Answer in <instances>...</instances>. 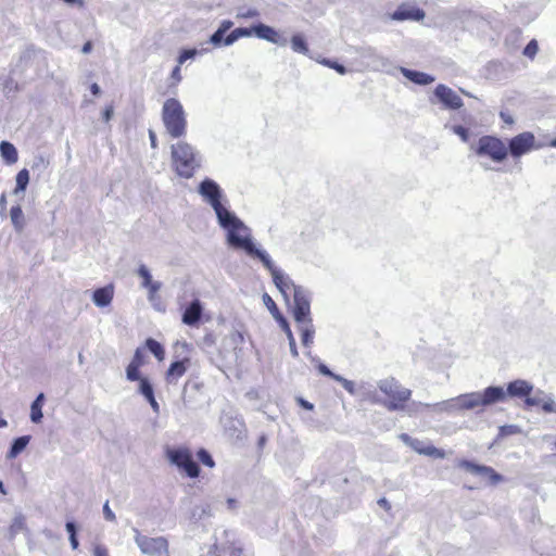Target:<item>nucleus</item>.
Returning <instances> with one entry per match:
<instances>
[{
	"instance_id": "obj_1",
	"label": "nucleus",
	"mask_w": 556,
	"mask_h": 556,
	"mask_svg": "<svg viewBox=\"0 0 556 556\" xmlns=\"http://www.w3.org/2000/svg\"><path fill=\"white\" fill-rule=\"evenodd\" d=\"M217 223L219 227L224 229L226 242L230 248L243 251L252 258L266 261L268 263V253L255 243L251 228L232 211L217 218Z\"/></svg>"
},
{
	"instance_id": "obj_2",
	"label": "nucleus",
	"mask_w": 556,
	"mask_h": 556,
	"mask_svg": "<svg viewBox=\"0 0 556 556\" xmlns=\"http://www.w3.org/2000/svg\"><path fill=\"white\" fill-rule=\"evenodd\" d=\"M173 170L181 178L189 179L202 166L203 157L195 147L179 140L170 146Z\"/></svg>"
},
{
	"instance_id": "obj_3",
	"label": "nucleus",
	"mask_w": 556,
	"mask_h": 556,
	"mask_svg": "<svg viewBox=\"0 0 556 556\" xmlns=\"http://www.w3.org/2000/svg\"><path fill=\"white\" fill-rule=\"evenodd\" d=\"M161 117L170 138L179 139L187 134V114L178 99L168 98L164 101Z\"/></svg>"
},
{
	"instance_id": "obj_4",
	"label": "nucleus",
	"mask_w": 556,
	"mask_h": 556,
	"mask_svg": "<svg viewBox=\"0 0 556 556\" xmlns=\"http://www.w3.org/2000/svg\"><path fill=\"white\" fill-rule=\"evenodd\" d=\"M198 193L215 212L216 218L230 210L226 205L227 199L220 186L211 178H204L198 186Z\"/></svg>"
},
{
	"instance_id": "obj_5",
	"label": "nucleus",
	"mask_w": 556,
	"mask_h": 556,
	"mask_svg": "<svg viewBox=\"0 0 556 556\" xmlns=\"http://www.w3.org/2000/svg\"><path fill=\"white\" fill-rule=\"evenodd\" d=\"M378 388L389 397V401L384 404L389 410L395 412L406 409L405 403L412 395V391L409 389L404 388L394 378H386L378 381Z\"/></svg>"
},
{
	"instance_id": "obj_6",
	"label": "nucleus",
	"mask_w": 556,
	"mask_h": 556,
	"mask_svg": "<svg viewBox=\"0 0 556 556\" xmlns=\"http://www.w3.org/2000/svg\"><path fill=\"white\" fill-rule=\"evenodd\" d=\"M471 150L478 156H488L495 163H502L507 159V146L497 137L482 136L476 146H471Z\"/></svg>"
},
{
	"instance_id": "obj_7",
	"label": "nucleus",
	"mask_w": 556,
	"mask_h": 556,
	"mask_svg": "<svg viewBox=\"0 0 556 556\" xmlns=\"http://www.w3.org/2000/svg\"><path fill=\"white\" fill-rule=\"evenodd\" d=\"M134 540L140 552L149 556L168 555V542L164 536L151 538L142 534L138 529H132Z\"/></svg>"
},
{
	"instance_id": "obj_8",
	"label": "nucleus",
	"mask_w": 556,
	"mask_h": 556,
	"mask_svg": "<svg viewBox=\"0 0 556 556\" xmlns=\"http://www.w3.org/2000/svg\"><path fill=\"white\" fill-rule=\"evenodd\" d=\"M542 147L543 144L536 143L532 132L525 131L509 139L507 149L514 159H519L530 151L539 150Z\"/></svg>"
},
{
	"instance_id": "obj_9",
	"label": "nucleus",
	"mask_w": 556,
	"mask_h": 556,
	"mask_svg": "<svg viewBox=\"0 0 556 556\" xmlns=\"http://www.w3.org/2000/svg\"><path fill=\"white\" fill-rule=\"evenodd\" d=\"M263 266L269 270L273 281L279 292L283 295L285 300L289 299V294L292 292L294 293V289L299 288L300 286H296L293 280L290 278L289 275L277 268L268 254V263L266 261H260Z\"/></svg>"
},
{
	"instance_id": "obj_10",
	"label": "nucleus",
	"mask_w": 556,
	"mask_h": 556,
	"mask_svg": "<svg viewBox=\"0 0 556 556\" xmlns=\"http://www.w3.org/2000/svg\"><path fill=\"white\" fill-rule=\"evenodd\" d=\"M167 455L170 463L184 470L190 478L199 476L200 468L187 448L169 450Z\"/></svg>"
},
{
	"instance_id": "obj_11",
	"label": "nucleus",
	"mask_w": 556,
	"mask_h": 556,
	"mask_svg": "<svg viewBox=\"0 0 556 556\" xmlns=\"http://www.w3.org/2000/svg\"><path fill=\"white\" fill-rule=\"evenodd\" d=\"M311 293L304 287L294 289L293 293V317L295 323L313 320L311 317Z\"/></svg>"
},
{
	"instance_id": "obj_12",
	"label": "nucleus",
	"mask_w": 556,
	"mask_h": 556,
	"mask_svg": "<svg viewBox=\"0 0 556 556\" xmlns=\"http://www.w3.org/2000/svg\"><path fill=\"white\" fill-rule=\"evenodd\" d=\"M220 422L225 434L230 441L240 442L245 439L247 429L241 418L231 415H223Z\"/></svg>"
},
{
	"instance_id": "obj_13",
	"label": "nucleus",
	"mask_w": 556,
	"mask_h": 556,
	"mask_svg": "<svg viewBox=\"0 0 556 556\" xmlns=\"http://www.w3.org/2000/svg\"><path fill=\"white\" fill-rule=\"evenodd\" d=\"M420 407L431 408L434 413H447V414H456L460 413L458 407V399L457 396L434 403V404H425L421 402H413L410 406L407 407L408 415H415L419 412Z\"/></svg>"
},
{
	"instance_id": "obj_14",
	"label": "nucleus",
	"mask_w": 556,
	"mask_h": 556,
	"mask_svg": "<svg viewBox=\"0 0 556 556\" xmlns=\"http://www.w3.org/2000/svg\"><path fill=\"white\" fill-rule=\"evenodd\" d=\"M400 439L403 443L412 447L415 452L420 455H426L434 458H444L445 452L443 450L437 448L431 444H426L425 442L412 438L407 433L400 434Z\"/></svg>"
},
{
	"instance_id": "obj_15",
	"label": "nucleus",
	"mask_w": 556,
	"mask_h": 556,
	"mask_svg": "<svg viewBox=\"0 0 556 556\" xmlns=\"http://www.w3.org/2000/svg\"><path fill=\"white\" fill-rule=\"evenodd\" d=\"M433 94L446 109L458 110L464 105L462 98L453 89L443 84L435 87Z\"/></svg>"
},
{
	"instance_id": "obj_16",
	"label": "nucleus",
	"mask_w": 556,
	"mask_h": 556,
	"mask_svg": "<svg viewBox=\"0 0 556 556\" xmlns=\"http://www.w3.org/2000/svg\"><path fill=\"white\" fill-rule=\"evenodd\" d=\"M459 467L472 475L489 480L491 484H496L502 481V476L495 472L491 467L478 465L469 460H462Z\"/></svg>"
},
{
	"instance_id": "obj_17",
	"label": "nucleus",
	"mask_w": 556,
	"mask_h": 556,
	"mask_svg": "<svg viewBox=\"0 0 556 556\" xmlns=\"http://www.w3.org/2000/svg\"><path fill=\"white\" fill-rule=\"evenodd\" d=\"M425 11L412 3H402L392 13L391 17L394 21H421L425 17Z\"/></svg>"
},
{
	"instance_id": "obj_18",
	"label": "nucleus",
	"mask_w": 556,
	"mask_h": 556,
	"mask_svg": "<svg viewBox=\"0 0 556 556\" xmlns=\"http://www.w3.org/2000/svg\"><path fill=\"white\" fill-rule=\"evenodd\" d=\"M254 35L270 43L285 47L288 42L287 38L281 36L274 27L260 23L253 26Z\"/></svg>"
},
{
	"instance_id": "obj_19",
	"label": "nucleus",
	"mask_w": 556,
	"mask_h": 556,
	"mask_svg": "<svg viewBox=\"0 0 556 556\" xmlns=\"http://www.w3.org/2000/svg\"><path fill=\"white\" fill-rule=\"evenodd\" d=\"M481 406H489L506 399V392L503 387H488L479 392Z\"/></svg>"
},
{
	"instance_id": "obj_20",
	"label": "nucleus",
	"mask_w": 556,
	"mask_h": 556,
	"mask_svg": "<svg viewBox=\"0 0 556 556\" xmlns=\"http://www.w3.org/2000/svg\"><path fill=\"white\" fill-rule=\"evenodd\" d=\"M189 358L173 362L165 375V380L169 384H176L177 381L186 374Z\"/></svg>"
},
{
	"instance_id": "obj_21",
	"label": "nucleus",
	"mask_w": 556,
	"mask_h": 556,
	"mask_svg": "<svg viewBox=\"0 0 556 556\" xmlns=\"http://www.w3.org/2000/svg\"><path fill=\"white\" fill-rule=\"evenodd\" d=\"M533 386L526 380H515L508 383L506 395L511 397H526L531 394Z\"/></svg>"
},
{
	"instance_id": "obj_22",
	"label": "nucleus",
	"mask_w": 556,
	"mask_h": 556,
	"mask_svg": "<svg viewBox=\"0 0 556 556\" xmlns=\"http://www.w3.org/2000/svg\"><path fill=\"white\" fill-rule=\"evenodd\" d=\"M203 307L201 302L195 299L185 309L182 314V323L188 326H194L201 319Z\"/></svg>"
},
{
	"instance_id": "obj_23",
	"label": "nucleus",
	"mask_w": 556,
	"mask_h": 556,
	"mask_svg": "<svg viewBox=\"0 0 556 556\" xmlns=\"http://www.w3.org/2000/svg\"><path fill=\"white\" fill-rule=\"evenodd\" d=\"M114 296V287L108 285L102 288H98L92 293V301L98 307H105L111 304Z\"/></svg>"
},
{
	"instance_id": "obj_24",
	"label": "nucleus",
	"mask_w": 556,
	"mask_h": 556,
	"mask_svg": "<svg viewBox=\"0 0 556 556\" xmlns=\"http://www.w3.org/2000/svg\"><path fill=\"white\" fill-rule=\"evenodd\" d=\"M400 72L403 74L405 78L420 86L430 85L435 80L433 76L427 73L409 70L406 67H401Z\"/></svg>"
},
{
	"instance_id": "obj_25",
	"label": "nucleus",
	"mask_w": 556,
	"mask_h": 556,
	"mask_svg": "<svg viewBox=\"0 0 556 556\" xmlns=\"http://www.w3.org/2000/svg\"><path fill=\"white\" fill-rule=\"evenodd\" d=\"M457 399L459 412L472 410L481 406L479 391L460 394Z\"/></svg>"
},
{
	"instance_id": "obj_26",
	"label": "nucleus",
	"mask_w": 556,
	"mask_h": 556,
	"mask_svg": "<svg viewBox=\"0 0 556 556\" xmlns=\"http://www.w3.org/2000/svg\"><path fill=\"white\" fill-rule=\"evenodd\" d=\"M298 330L301 334L302 344L311 348L314 342L315 327L313 320L298 321Z\"/></svg>"
},
{
	"instance_id": "obj_27",
	"label": "nucleus",
	"mask_w": 556,
	"mask_h": 556,
	"mask_svg": "<svg viewBox=\"0 0 556 556\" xmlns=\"http://www.w3.org/2000/svg\"><path fill=\"white\" fill-rule=\"evenodd\" d=\"M263 301H264V304L269 309V312L271 313L273 317L279 323L280 327L282 328V330L286 333L287 328H290V326H289L287 319L279 312L276 303L273 301V299L267 293H265L263 295Z\"/></svg>"
},
{
	"instance_id": "obj_28",
	"label": "nucleus",
	"mask_w": 556,
	"mask_h": 556,
	"mask_svg": "<svg viewBox=\"0 0 556 556\" xmlns=\"http://www.w3.org/2000/svg\"><path fill=\"white\" fill-rule=\"evenodd\" d=\"M0 154L4 162L9 165L17 162L18 154L16 148L9 141L0 143Z\"/></svg>"
},
{
	"instance_id": "obj_29",
	"label": "nucleus",
	"mask_w": 556,
	"mask_h": 556,
	"mask_svg": "<svg viewBox=\"0 0 556 556\" xmlns=\"http://www.w3.org/2000/svg\"><path fill=\"white\" fill-rule=\"evenodd\" d=\"M29 441H30L29 435H22V437L14 439L11 444V447L8 452L7 457L10 459L15 458L18 454H21L26 448Z\"/></svg>"
},
{
	"instance_id": "obj_30",
	"label": "nucleus",
	"mask_w": 556,
	"mask_h": 556,
	"mask_svg": "<svg viewBox=\"0 0 556 556\" xmlns=\"http://www.w3.org/2000/svg\"><path fill=\"white\" fill-rule=\"evenodd\" d=\"M45 401V394L39 393L35 401L30 405V420L35 424H39L43 417L42 405Z\"/></svg>"
},
{
	"instance_id": "obj_31",
	"label": "nucleus",
	"mask_w": 556,
	"mask_h": 556,
	"mask_svg": "<svg viewBox=\"0 0 556 556\" xmlns=\"http://www.w3.org/2000/svg\"><path fill=\"white\" fill-rule=\"evenodd\" d=\"M254 35L253 26L250 28L247 27H238L233 29L228 36H226L224 40V46L228 47L233 45L239 38L250 37Z\"/></svg>"
},
{
	"instance_id": "obj_32",
	"label": "nucleus",
	"mask_w": 556,
	"mask_h": 556,
	"mask_svg": "<svg viewBox=\"0 0 556 556\" xmlns=\"http://www.w3.org/2000/svg\"><path fill=\"white\" fill-rule=\"evenodd\" d=\"M10 217L14 229L17 232H22L25 227V218L22 207L20 205L12 206Z\"/></svg>"
},
{
	"instance_id": "obj_33",
	"label": "nucleus",
	"mask_w": 556,
	"mask_h": 556,
	"mask_svg": "<svg viewBox=\"0 0 556 556\" xmlns=\"http://www.w3.org/2000/svg\"><path fill=\"white\" fill-rule=\"evenodd\" d=\"M137 275L141 278V287L144 289L161 283L160 281L153 280L150 269L144 264L138 266Z\"/></svg>"
},
{
	"instance_id": "obj_34",
	"label": "nucleus",
	"mask_w": 556,
	"mask_h": 556,
	"mask_svg": "<svg viewBox=\"0 0 556 556\" xmlns=\"http://www.w3.org/2000/svg\"><path fill=\"white\" fill-rule=\"evenodd\" d=\"M362 58L364 59H371V65L374 68H378L379 66H384L388 62V60L380 54L377 53L376 49L374 48H366L362 52Z\"/></svg>"
},
{
	"instance_id": "obj_35",
	"label": "nucleus",
	"mask_w": 556,
	"mask_h": 556,
	"mask_svg": "<svg viewBox=\"0 0 556 556\" xmlns=\"http://www.w3.org/2000/svg\"><path fill=\"white\" fill-rule=\"evenodd\" d=\"M291 49L296 52L304 55L308 54V46L306 42L305 37L302 34H295L291 37L290 40Z\"/></svg>"
},
{
	"instance_id": "obj_36",
	"label": "nucleus",
	"mask_w": 556,
	"mask_h": 556,
	"mask_svg": "<svg viewBox=\"0 0 556 556\" xmlns=\"http://www.w3.org/2000/svg\"><path fill=\"white\" fill-rule=\"evenodd\" d=\"M26 530L25 517L22 514L16 515L9 529L10 539H13L17 533Z\"/></svg>"
},
{
	"instance_id": "obj_37",
	"label": "nucleus",
	"mask_w": 556,
	"mask_h": 556,
	"mask_svg": "<svg viewBox=\"0 0 556 556\" xmlns=\"http://www.w3.org/2000/svg\"><path fill=\"white\" fill-rule=\"evenodd\" d=\"M147 349L159 359L163 361L165 357L164 348L156 340L149 338L146 341Z\"/></svg>"
},
{
	"instance_id": "obj_38",
	"label": "nucleus",
	"mask_w": 556,
	"mask_h": 556,
	"mask_svg": "<svg viewBox=\"0 0 556 556\" xmlns=\"http://www.w3.org/2000/svg\"><path fill=\"white\" fill-rule=\"evenodd\" d=\"M29 182V172L26 168L20 170L16 175V187L14 193L17 194L26 190Z\"/></svg>"
},
{
	"instance_id": "obj_39",
	"label": "nucleus",
	"mask_w": 556,
	"mask_h": 556,
	"mask_svg": "<svg viewBox=\"0 0 556 556\" xmlns=\"http://www.w3.org/2000/svg\"><path fill=\"white\" fill-rule=\"evenodd\" d=\"M138 382H139L138 393L141 394L144 399L154 394L153 386L147 377L140 379V381H138Z\"/></svg>"
},
{
	"instance_id": "obj_40",
	"label": "nucleus",
	"mask_w": 556,
	"mask_h": 556,
	"mask_svg": "<svg viewBox=\"0 0 556 556\" xmlns=\"http://www.w3.org/2000/svg\"><path fill=\"white\" fill-rule=\"evenodd\" d=\"M306 356L312 361L317 363V369L319 374L330 377L334 380V377H338L339 375L332 372L325 364L320 363L319 359L312 355L311 351L306 352Z\"/></svg>"
},
{
	"instance_id": "obj_41",
	"label": "nucleus",
	"mask_w": 556,
	"mask_h": 556,
	"mask_svg": "<svg viewBox=\"0 0 556 556\" xmlns=\"http://www.w3.org/2000/svg\"><path fill=\"white\" fill-rule=\"evenodd\" d=\"M162 288V283H157L155 286H151L148 288V301L155 307L157 311H163V308L156 303L157 302V293Z\"/></svg>"
},
{
	"instance_id": "obj_42",
	"label": "nucleus",
	"mask_w": 556,
	"mask_h": 556,
	"mask_svg": "<svg viewBox=\"0 0 556 556\" xmlns=\"http://www.w3.org/2000/svg\"><path fill=\"white\" fill-rule=\"evenodd\" d=\"M140 367L139 365H135L129 363L126 367V379L128 381H140L143 377L140 375Z\"/></svg>"
},
{
	"instance_id": "obj_43",
	"label": "nucleus",
	"mask_w": 556,
	"mask_h": 556,
	"mask_svg": "<svg viewBox=\"0 0 556 556\" xmlns=\"http://www.w3.org/2000/svg\"><path fill=\"white\" fill-rule=\"evenodd\" d=\"M318 62L329 68L334 70L337 73H339L341 75H344L346 73V68L342 64H340L336 61H332L330 59L324 58V59L318 60Z\"/></svg>"
},
{
	"instance_id": "obj_44",
	"label": "nucleus",
	"mask_w": 556,
	"mask_h": 556,
	"mask_svg": "<svg viewBox=\"0 0 556 556\" xmlns=\"http://www.w3.org/2000/svg\"><path fill=\"white\" fill-rule=\"evenodd\" d=\"M544 395H545V393L543 391L538 390L533 396H530V395L526 396L525 403L527 406L541 405V403L543 402Z\"/></svg>"
},
{
	"instance_id": "obj_45",
	"label": "nucleus",
	"mask_w": 556,
	"mask_h": 556,
	"mask_svg": "<svg viewBox=\"0 0 556 556\" xmlns=\"http://www.w3.org/2000/svg\"><path fill=\"white\" fill-rule=\"evenodd\" d=\"M200 53L197 49L182 50L177 59L178 64L182 65L187 60L195 58Z\"/></svg>"
},
{
	"instance_id": "obj_46",
	"label": "nucleus",
	"mask_w": 556,
	"mask_h": 556,
	"mask_svg": "<svg viewBox=\"0 0 556 556\" xmlns=\"http://www.w3.org/2000/svg\"><path fill=\"white\" fill-rule=\"evenodd\" d=\"M198 458H199V460H200L203 465H205V466H207V467H210V468L214 467V465H215V463H214V460H213V458H212L211 454H210L206 450H204V448H200V450H199V452H198Z\"/></svg>"
},
{
	"instance_id": "obj_47",
	"label": "nucleus",
	"mask_w": 556,
	"mask_h": 556,
	"mask_svg": "<svg viewBox=\"0 0 556 556\" xmlns=\"http://www.w3.org/2000/svg\"><path fill=\"white\" fill-rule=\"evenodd\" d=\"M541 406L545 413H556V403L552 396L545 394Z\"/></svg>"
},
{
	"instance_id": "obj_48",
	"label": "nucleus",
	"mask_w": 556,
	"mask_h": 556,
	"mask_svg": "<svg viewBox=\"0 0 556 556\" xmlns=\"http://www.w3.org/2000/svg\"><path fill=\"white\" fill-rule=\"evenodd\" d=\"M225 33L218 28L211 35L210 42L215 47L224 46Z\"/></svg>"
},
{
	"instance_id": "obj_49",
	"label": "nucleus",
	"mask_w": 556,
	"mask_h": 556,
	"mask_svg": "<svg viewBox=\"0 0 556 556\" xmlns=\"http://www.w3.org/2000/svg\"><path fill=\"white\" fill-rule=\"evenodd\" d=\"M334 380L340 382L341 386L352 395H354L356 393V390H355V384L353 381L351 380H348L345 379L344 377L342 376H338V377H334Z\"/></svg>"
},
{
	"instance_id": "obj_50",
	"label": "nucleus",
	"mask_w": 556,
	"mask_h": 556,
	"mask_svg": "<svg viewBox=\"0 0 556 556\" xmlns=\"http://www.w3.org/2000/svg\"><path fill=\"white\" fill-rule=\"evenodd\" d=\"M286 336L288 338V342H289V348H290V353L293 357H298L299 356V352H298V348H296V343H295V339L293 337V333L291 331L290 328H287V332H286Z\"/></svg>"
},
{
	"instance_id": "obj_51",
	"label": "nucleus",
	"mask_w": 556,
	"mask_h": 556,
	"mask_svg": "<svg viewBox=\"0 0 556 556\" xmlns=\"http://www.w3.org/2000/svg\"><path fill=\"white\" fill-rule=\"evenodd\" d=\"M453 131L455 135H457L463 142H468L469 140V131L467 128L460 125H456L453 127Z\"/></svg>"
},
{
	"instance_id": "obj_52",
	"label": "nucleus",
	"mask_w": 556,
	"mask_h": 556,
	"mask_svg": "<svg viewBox=\"0 0 556 556\" xmlns=\"http://www.w3.org/2000/svg\"><path fill=\"white\" fill-rule=\"evenodd\" d=\"M203 556H227L226 548L214 544Z\"/></svg>"
},
{
	"instance_id": "obj_53",
	"label": "nucleus",
	"mask_w": 556,
	"mask_h": 556,
	"mask_svg": "<svg viewBox=\"0 0 556 556\" xmlns=\"http://www.w3.org/2000/svg\"><path fill=\"white\" fill-rule=\"evenodd\" d=\"M538 52V43L535 40H531L523 49V54L533 58Z\"/></svg>"
},
{
	"instance_id": "obj_54",
	"label": "nucleus",
	"mask_w": 556,
	"mask_h": 556,
	"mask_svg": "<svg viewBox=\"0 0 556 556\" xmlns=\"http://www.w3.org/2000/svg\"><path fill=\"white\" fill-rule=\"evenodd\" d=\"M131 364L143 366L144 365V353L142 349L138 348L135 351V354L132 356V359L130 361Z\"/></svg>"
},
{
	"instance_id": "obj_55",
	"label": "nucleus",
	"mask_w": 556,
	"mask_h": 556,
	"mask_svg": "<svg viewBox=\"0 0 556 556\" xmlns=\"http://www.w3.org/2000/svg\"><path fill=\"white\" fill-rule=\"evenodd\" d=\"M237 16L240 18H253V17L258 16V11L255 9H249L247 11L238 12Z\"/></svg>"
},
{
	"instance_id": "obj_56",
	"label": "nucleus",
	"mask_w": 556,
	"mask_h": 556,
	"mask_svg": "<svg viewBox=\"0 0 556 556\" xmlns=\"http://www.w3.org/2000/svg\"><path fill=\"white\" fill-rule=\"evenodd\" d=\"M103 515H104V518L109 521L115 520V514L111 510L108 502L103 506Z\"/></svg>"
},
{
	"instance_id": "obj_57",
	"label": "nucleus",
	"mask_w": 556,
	"mask_h": 556,
	"mask_svg": "<svg viewBox=\"0 0 556 556\" xmlns=\"http://www.w3.org/2000/svg\"><path fill=\"white\" fill-rule=\"evenodd\" d=\"M93 556H109V551L103 545H96L93 547Z\"/></svg>"
},
{
	"instance_id": "obj_58",
	"label": "nucleus",
	"mask_w": 556,
	"mask_h": 556,
	"mask_svg": "<svg viewBox=\"0 0 556 556\" xmlns=\"http://www.w3.org/2000/svg\"><path fill=\"white\" fill-rule=\"evenodd\" d=\"M65 529H66V531L68 533V536L72 535V534L73 535L77 534V526H76V523L74 521H67L65 523Z\"/></svg>"
},
{
	"instance_id": "obj_59",
	"label": "nucleus",
	"mask_w": 556,
	"mask_h": 556,
	"mask_svg": "<svg viewBox=\"0 0 556 556\" xmlns=\"http://www.w3.org/2000/svg\"><path fill=\"white\" fill-rule=\"evenodd\" d=\"M227 556H241L242 549L236 546H229L226 548Z\"/></svg>"
},
{
	"instance_id": "obj_60",
	"label": "nucleus",
	"mask_w": 556,
	"mask_h": 556,
	"mask_svg": "<svg viewBox=\"0 0 556 556\" xmlns=\"http://www.w3.org/2000/svg\"><path fill=\"white\" fill-rule=\"evenodd\" d=\"M233 23L229 20H225L218 26V29L224 31L225 34L232 27Z\"/></svg>"
},
{
	"instance_id": "obj_61",
	"label": "nucleus",
	"mask_w": 556,
	"mask_h": 556,
	"mask_svg": "<svg viewBox=\"0 0 556 556\" xmlns=\"http://www.w3.org/2000/svg\"><path fill=\"white\" fill-rule=\"evenodd\" d=\"M298 403L304 409H307V410H313L314 409V405L311 402H308V401H306V400H304L302 397L298 399Z\"/></svg>"
},
{
	"instance_id": "obj_62",
	"label": "nucleus",
	"mask_w": 556,
	"mask_h": 556,
	"mask_svg": "<svg viewBox=\"0 0 556 556\" xmlns=\"http://www.w3.org/2000/svg\"><path fill=\"white\" fill-rule=\"evenodd\" d=\"M113 113H114V111H113V106H112V105L108 106V108L103 111V115H102V116H103V119H104L105 122H109V121L112 118Z\"/></svg>"
},
{
	"instance_id": "obj_63",
	"label": "nucleus",
	"mask_w": 556,
	"mask_h": 556,
	"mask_svg": "<svg viewBox=\"0 0 556 556\" xmlns=\"http://www.w3.org/2000/svg\"><path fill=\"white\" fill-rule=\"evenodd\" d=\"M180 66L181 65L177 64V66L172 72V78L175 79L177 83L181 80Z\"/></svg>"
},
{
	"instance_id": "obj_64",
	"label": "nucleus",
	"mask_w": 556,
	"mask_h": 556,
	"mask_svg": "<svg viewBox=\"0 0 556 556\" xmlns=\"http://www.w3.org/2000/svg\"><path fill=\"white\" fill-rule=\"evenodd\" d=\"M68 540H70L71 547H72L73 549H77V548H78V546H79V541H78V539H77V534H75V535H73V534H72V535H70V536H68Z\"/></svg>"
}]
</instances>
